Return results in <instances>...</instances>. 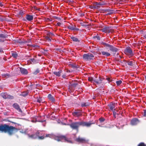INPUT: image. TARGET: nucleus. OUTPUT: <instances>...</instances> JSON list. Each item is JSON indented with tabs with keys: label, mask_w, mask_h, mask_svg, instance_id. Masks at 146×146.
I'll return each mask as SVG.
<instances>
[{
	"label": "nucleus",
	"mask_w": 146,
	"mask_h": 146,
	"mask_svg": "<svg viewBox=\"0 0 146 146\" xmlns=\"http://www.w3.org/2000/svg\"><path fill=\"white\" fill-rule=\"evenodd\" d=\"M17 131V129L12 125H9L6 124L0 125V131L7 133L11 135Z\"/></svg>",
	"instance_id": "nucleus-1"
},
{
	"label": "nucleus",
	"mask_w": 146,
	"mask_h": 146,
	"mask_svg": "<svg viewBox=\"0 0 146 146\" xmlns=\"http://www.w3.org/2000/svg\"><path fill=\"white\" fill-rule=\"evenodd\" d=\"M55 139L58 141H62L68 143H73V141L71 138L68 135H66V136L59 135L56 136L55 137Z\"/></svg>",
	"instance_id": "nucleus-2"
},
{
	"label": "nucleus",
	"mask_w": 146,
	"mask_h": 146,
	"mask_svg": "<svg viewBox=\"0 0 146 146\" xmlns=\"http://www.w3.org/2000/svg\"><path fill=\"white\" fill-rule=\"evenodd\" d=\"M70 126L73 129L78 130L79 126H81V121L72 122Z\"/></svg>",
	"instance_id": "nucleus-3"
},
{
	"label": "nucleus",
	"mask_w": 146,
	"mask_h": 146,
	"mask_svg": "<svg viewBox=\"0 0 146 146\" xmlns=\"http://www.w3.org/2000/svg\"><path fill=\"white\" fill-rule=\"evenodd\" d=\"M94 57V55L90 53L84 54L83 55V59L86 61H89L93 59Z\"/></svg>",
	"instance_id": "nucleus-4"
},
{
	"label": "nucleus",
	"mask_w": 146,
	"mask_h": 146,
	"mask_svg": "<svg viewBox=\"0 0 146 146\" xmlns=\"http://www.w3.org/2000/svg\"><path fill=\"white\" fill-rule=\"evenodd\" d=\"M124 53L126 54L129 56L130 57H131L134 55L132 49L129 47H127L125 49Z\"/></svg>",
	"instance_id": "nucleus-5"
},
{
	"label": "nucleus",
	"mask_w": 146,
	"mask_h": 146,
	"mask_svg": "<svg viewBox=\"0 0 146 146\" xmlns=\"http://www.w3.org/2000/svg\"><path fill=\"white\" fill-rule=\"evenodd\" d=\"M103 44L105 46L109 47V48L110 50L113 52H116L119 50V49L118 48H116V47H114L112 45L107 44L106 43H103Z\"/></svg>",
	"instance_id": "nucleus-6"
},
{
	"label": "nucleus",
	"mask_w": 146,
	"mask_h": 146,
	"mask_svg": "<svg viewBox=\"0 0 146 146\" xmlns=\"http://www.w3.org/2000/svg\"><path fill=\"white\" fill-rule=\"evenodd\" d=\"M76 141L79 143H88L89 140L88 139L84 138L78 137L75 139Z\"/></svg>",
	"instance_id": "nucleus-7"
},
{
	"label": "nucleus",
	"mask_w": 146,
	"mask_h": 146,
	"mask_svg": "<svg viewBox=\"0 0 146 146\" xmlns=\"http://www.w3.org/2000/svg\"><path fill=\"white\" fill-rule=\"evenodd\" d=\"M40 132L38 131H37L35 133H34L31 134H28V135L29 138L34 139L37 138L38 137V135H40Z\"/></svg>",
	"instance_id": "nucleus-8"
},
{
	"label": "nucleus",
	"mask_w": 146,
	"mask_h": 146,
	"mask_svg": "<svg viewBox=\"0 0 146 146\" xmlns=\"http://www.w3.org/2000/svg\"><path fill=\"white\" fill-rule=\"evenodd\" d=\"M105 3L103 2H95L93 4L92 8L95 9H98L101 6L104 5Z\"/></svg>",
	"instance_id": "nucleus-9"
},
{
	"label": "nucleus",
	"mask_w": 146,
	"mask_h": 146,
	"mask_svg": "<svg viewBox=\"0 0 146 146\" xmlns=\"http://www.w3.org/2000/svg\"><path fill=\"white\" fill-rule=\"evenodd\" d=\"M67 28L68 29L72 31H78L79 30V29L76 27L75 25L73 26L72 24H70V25H69L67 27Z\"/></svg>",
	"instance_id": "nucleus-10"
},
{
	"label": "nucleus",
	"mask_w": 146,
	"mask_h": 146,
	"mask_svg": "<svg viewBox=\"0 0 146 146\" xmlns=\"http://www.w3.org/2000/svg\"><path fill=\"white\" fill-rule=\"evenodd\" d=\"M73 116L75 117H79L81 116L82 115V112L79 111H76L72 113Z\"/></svg>",
	"instance_id": "nucleus-11"
},
{
	"label": "nucleus",
	"mask_w": 146,
	"mask_h": 146,
	"mask_svg": "<svg viewBox=\"0 0 146 146\" xmlns=\"http://www.w3.org/2000/svg\"><path fill=\"white\" fill-rule=\"evenodd\" d=\"M81 126H86L87 127H89L91 125L94 124V123H92L91 122H84L83 121H81Z\"/></svg>",
	"instance_id": "nucleus-12"
},
{
	"label": "nucleus",
	"mask_w": 146,
	"mask_h": 146,
	"mask_svg": "<svg viewBox=\"0 0 146 146\" xmlns=\"http://www.w3.org/2000/svg\"><path fill=\"white\" fill-rule=\"evenodd\" d=\"M1 95L3 98L4 99H12L13 98V96L8 95L7 94L5 93H2Z\"/></svg>",
	"instance_id": "nucleus-13"
},
{
	"label": "nucleus",
	"mask_w": 146,
	"mask_h": 146,
	"mask_svg": "<svg viewBox=\"0 0 146 146\" xmlns=\"http://www.w3.org/2000/svg\"><path fill=\"white\" fill-rule=\"evenodd\" d=\"M101 31L102 32L105 33H110L111 32L112 30L109 27H105L101 29Z\"/></svg>",
	"instance_id": "nucleus-14"
},
{
	"label": "nucleus",
	"mask_w": 146,
	"mask_h": 146,
	"mask_svg": "<svg viewBox=\"0 0 146 146\" xmlns=\"http://www.w3.org/2000/svg\"><path fill=\"white\" fill-rule=\"evenodd\" d=\"M7 35L3 34H0V42H3L5 40V38H7Z\"/></svg>",
	"instance_id": "nucleus-15"
},
{
	"label": "nucleus",
	"mask_w": 146,
	"mask_h": 146,
	"mask_svg": "<svg viewBox=\"0 0 146 146\" xmlns=\"http://www.w3.org/2000/svg\"><path fill=\"white\" fill-rule=\"evenodd\" d=\"M20 71L22 74L25 75L27 74L28 73L27 70L24 68H20Z\"/></svg>",
	"instance_id": "nucleus-16"
},
{
	"label": "nucleus",
	"mask_w": 146,
	"mask_h": 146,
	"mask_svg": "<svg viewBox=\"0 0 146 146\" xmlns=\"http://www.w3.org/2000/svg\"><path fill=\"white\" fill-rule=\"evenodd\" d=\"M13 107L17 110L19 111L22 112V110L20 108L19 105L17 103H15L13 105Z\"/></svg>",
	"instance_id": "nucleus-17"
},
{
	"label": "nucleus",
	"mask_w": 146,
	"mask_h": 146,
	"mask_svg": "<svg viewBox=\"0 0 146 146\" xmlns=\"http://www.w3.org/2000/svg\"><path fill=\"white\" fill-rule=\"evenodd\" d=\"M138 119L136 118H134L132 119L131 121V124L133 125H135L139 122Z\"/></svg>",
	"instance_id": "nucleus-18"
},
{
	"label": "nucleus",
	"mask_w": 146,
	"mask_h": 146,
	"mask_svg": "<svg viewBox=\"0 0 146 146\" xmlns=\"http://www.w3.org/2000/svg\"><path fill=\"white\" fill-rule=\"evenodd\" d=\"M25 18L28 21H31L33 19V17L32 15L27 14L26 15Z\"/></svg>",
	"instance_id": "nucleus-19"
},
{
	"label": "nucleus",
	"mask_w": 146,
	"mask_h": 146,
	"mask_svg": "<svg viewBox=\"0 0 146 146\" xmlns=\"http://www.w3.org/2000/svg\"><path fill=\"white\" fill-rule=\"evenodd\" d=\"M108 106L111 110L112 111H114V109L113 108H115V103H111L108 105Z\"/></svg>",
	"instance_id": "nucleus-20"
},
{
	"label": "nucleus",
	"mask_w": 146,
	"mask_h": 146,
	"mask_svg": "<svg viewBox=\"0 0 146 146\" xmlns=\"http://www.w3.org/2000/svg\"><path fill=\"white\" fill-rule=\"evenodd\" d=\"M48 98L52 102H54L55 101V98L50 94H48Z\"/></svg>",
	"instance_id": "nucleus-21"
},
{
	"label": "nucleus",
	"mask_w": 146,
	"mask_h": 146,
	"mask_svg": "<svg viewBox=\"0 0 146 146\" xmlns=\"http://www.w3.org/2000/svg\"><path fill=\"white\" fill-rule=\"evenodd\" d=\"M101 53L102 55L106 56H108L111 55L110 54L107 52L102 51Z\"/></svg>",
	"instance_id": "nucleus-22"
},
{
	"label": "nucleus",
	"mask_w": 146,
	"mask_h": 146,
	"mask_svg": "<svg viewBox=\"0 0 146 146\" xmlns=\"http://www.w3.org/2000/svg\"><path fill=\"white\" fill-rule=\"evenodd\" d=\"M62 70H60L58 72H53V74L55 75L56 76L59 77L60 76V74L62 72Z\"/></svg>",
	"instance_id": "nucleus-23"
},
{
	"label": "nucleus",
	"mask_w": 146,
	"mask_h": 146,
	"mask_svg": "<svg viewBox=\"0 0 146 146\" xmlns=\"http://www.w3.org/2000/svg\"><path fill=\"white\" fill-rule=\"evenodd\" d=\"M29 93L28 91L27 92H24L20 94V96H27Z\"/></svg>",
	"instance_id": "nucleus-24"
},
{
	"label": "nucleus",
	"mask_w": 146,
	"mask_h": 146,
	"mask_svg": "<svg viewBox=\"0 0 146 146\" xmlns=\"http://www.w3.org/2000/svg\"><path fill=\"white\" fill-rule=\"evenodd\" d=\"M99 80L98 81L97 80H94L95 82L97 84H99L101 83L103 81V79L101 78L100 77H99Z\"/></svg>",
	"instance_id": "nucleus-25"
},
{
	"label": "nucleus",
	"mask_w": 146,
	"mask_h": 146,
	"mask_svg": "<svg viewBox=\"0 0 146 146\" xmlns=\"http://www.w3.org/2000/svg\"><path fill=\"white\" fill-rule=\"evenodd\" d=\"M90 104L87 103H82L81 104V106L82 107H86L89 105Z\"/></svg>",
	"instance_id": "nucleus-26"
},
{
	"label": "nucleus",
	"mask_w": 146,
	"mask_h": 146,
	"mask_svg": "<svg viewBox=\"0 0 146 146\" xmlns=\"http://www.w3.org/2000/svg\"><path fill=\"white\" fill-rule=\"evenodd\" d=\"M71 38L73 41L75 42L79 41L78 39L77 38L74 36H72L71 37Z\"/></svg>",
	"instance_id": "nucleus-27"
},
{
	"label": "nucleus",
	"mask_w": 146,
	"mask_h": 146,
	"mask_svg": "<svg viewBox=\"0 0 146 146\" xmlns=\"http://www.w3.org/2000/svg\"><path fill=\"white\" fill-rule=\"evenodd\" d=\"M12 56L14 58H16L18 56V55L16 52H14L12 53Z\"/></svg>",
	"instance_id": "nucleus-28"
},
{
	"label": "nucleus",
	"mask_w": 146,
	"mask_h": 146,
	"mask_svg": "<svg viewBox=\"0 0 146 146\" xmlns=\"http://www.w3.org/2000/svg\"><path fill=\"white\" fill-rule=\"evenodd\" d=\"M9 74H3L2 76L3 78H8L9 76Z\"/></svg>",
	"instance_id": "nucleus-29"
},
{
	"label": "nucleus",
	"mask_w": 146,
	"mask_h": 146,
	"mask_svg": "<svg viewBox=\"0 0 146 146\" xmlns=\"http://www.w3.org/2000/svg\"><path fill=\"white\" fill-rule=\"evenodd\" d=\"M122 83V82L121 80H119L117 81L116 82V83L117 86H119Z\"/></svg>",
	"instance_id": "nucleus-30"
},
{
	"label": "nucleus",
	"mask_w": 146,
	"mask_h": 146,
	"mask_svg": "<svg viewBox=\"0 0 146 146\" xmlns=\"http://www.w3.org/2000/svg\"><path fill=\"white\" fill-rule=\"evenodd\" d=\"M88 80L89 81L92 82H95L94 80H93V78L92 77H89L88 78Z\"/></svg>",
	"instance_id": "nucleus-31"
},
{
	"label": "nucleus",
	"mask_w": 146,
	"mask_h": 146,
	"mask_svg": "<svg viewBox=\"0 0 146 146\" xmlns=\"http://www.w3.org/2000/svg\"><path fill=\"white\" fill-rule=\"evenodd\" d=\"M138 146H146V144H145L144 143L141 142L140 143Z\"/></svg>",
	"instance_id": "nucleus-32"
},
{
	"label": "nucleus",
	"mask_w": 146,
	"mask_h": 146,
	"mask_svg": "<svg viewBox=\"0 0 146 146\" xmlns=\"http://www.w3.org/2000/svg\"><path fill=\"white\" fill-rule=\"evenodd\" d=\"M44 135L45 137H49L51 138L52 137V135L50 134H44Z\"/></svg>",
	"instance_id": "nucleus-33"
},
{
	"label": "nucleus",
	"mask_w": 146,
	"mask_h": 146,
	"mask_svg": "<svg viewBox=\"0 0 146 146\" xmlns=\"http://www.w3.org/2000/svg\"><path fill=\"white\" fill-rule=\"evenodd\" d=\"M127 64L129 66H133V63L132 61H128L127 62Z\"/></svg>",
	"instance_id": "nucleus-34"
},
{
	"label": "nucleus",
	"mask_w": 146,
	"mask_h": 146,
	"mask_svg": "<svg viewBox=\"0 0 146 146\" xmlns=\"http://www.w3.org/2000/svg\"><path fill=\"white\" fill-rule=\"evenodd\" d=\"M69 65L71 67H73V68H74L76 67V64H73L72 63H71L70 64H69Z\"/></svg>",
	"instance_id": "nucleus-35"
},
{
	"label": "nucleus",
	"mask_w": 146,
	"mask_h": 146,
	"mask_svg": "<svg viewBox=\"0 0 146 146\" xmlns=\"http://www.w3.org/2000/svg\"><path fill=\"white\" fill-rule=\"evenodd\" d=\"M30 61L32 63L33 62V63H36V60L34 58L31 59H30Z\"/></svg>",
	"instance_id": "nucleus-36"
},
{
	"label": "nucleus",
	"mask_w": 146,
	"mask_h": 146,
	"mask_svg": "<svg viewBox=\"0 0 146 146\" xmlns=\"http://www.w3.org/2000/svg\"><path fill=\"white\" fill-rule=\"evenodd\" d=\"M39 70L38 69H37L35 71L33 72V74L35 75L37 74L38 73H39Z\"/></svg>",
	"instance_id": "nucleus-37"
},
{
	"label": "nucleus",
	"mask_w": 146,
	"mask_h": 146,
	"mask_svg": "<svg viewBox=\"0 0 146 146\" xmlns=\"http://www.w3.org/2000/svg\"><path fill=\"white\" fill-rule=\"evenodd\" d=\"M115 109H114V111H112L113 112V117H114L115 118L116 117V112L115 111Z\"/></svg>",
	"instance_id": "nucleus-38"
},
{
	"label": "nucleus",
	"mask_w": 146,
	"mask_h": 146,
	"mask_svg": "<svg viewBox=\"0 0 146 146\" xmlns=\"http://www.w3.org/2000/svg\"><path fill=\"white\" fill-rule=\"evenodd\" d=\"M38 138L39 139H44V137H45L44 134V136H39V135H38Z\"/></svg>",
	"instance_id": "nucleus-39"
},
{
	"label": "nucleus",
	"mask_w": 146,
	"mask_h": 146,
	"mask_svg": "<svg viewBox=\"0 0 146 146\" xmlns=\"http://www.w3.org/2000/svg\"><path fill=\"white\" fill-rule=\"evenodd\" d=\"M24 14V12L22 10L20 11L19 12V14L20 15H22Z\"/></svg>",
	"instance_id": "nucleus-40"
},
{
	"label": "nucleus",
	"mask_w": 146,
	"mask_h": 146,
	"mask_svg": "<svg viewBox=\"0 0 146 146\" xmlns=\"http://www.w3.org/2000/svg\"><path fill=\"white\" fill-rule=\"evenodd\" d=\"M46 40L49 42H50L51 41V40L50 38L48 36H47L46 37Z\"/></svg>",
	"instance_id": "nucleus-41"
},
{
	"label": "nucleus",
	"mask_w": 146,
	"mask_h": 146,
	"mask_svg": "<svg viewBox=\"0 0 146 146\" xmlns=\"http://www.w3.org/2000/svg\"><path fill=\"white\" fill-rule=\"evenodd\" d=\"M62 25V23H60L59 22H58L57 23L56 25L58 26H61Z\"/></svg>",
	"instance_id": "nucleus-42"
},
{
	"label": "nucleus",
	"mask_w": 146,
	"mask_h": 146,
	"mask_svg": "<svg viewBox=\"0 0 146 146\" xmlns=\"http://www.w3.org/2000/svg\"><path fill=\"white\" fill-rule=\"evenodd\" d=\"M105 120L103 118H100L99 119V120L101 122H103Z\"/></svg>",
	"instance_id": "nucleus-43"
},
{
	"label": "nucleus",
	"mask_w": 146,
	"mask_h": 146,
	"mask_svg": "<svg viewBox=\"0 0 146 146\" xmlns=\"http://www.w3.org/2000/svg\"><path fill=\"white\" fill-rule=\"evenodd\" d=\"M106 79L109 82L112 81V80L109 77L107 78Z\"/></svg>",
	"instance_id": "nucleus-44"
},
{
	"label": "nucleus",
	"mask_w": 146,
	"mask_h": 146,
	"mask_svg": "<svg viewBox=\"0 0 146 146\" xmlns=\"http://www.w3.org/2000/svg\"><path fill=\"white\" fill-rule=\"evenodd\" d=\"M41 101H42V100L41 99V98H39L37 100V102L39 103H41Z\"/></svg>",
	"instance_id": "nucleus-45"
},
{
	"label": "nucleus",
	"mask_w": 146,
	"mask_h": 146,
	"mask_svg": "<svg viewBox=\"0 0 146 146\" xmlns=\"http://www.w3.org/2000/svg\"><path fill=\"white\" fill-rule=\"evenodd\" d=\"M143 116H146V110H144L143 112Z\"/></svg>",
	"instance_id": "nucleus-46"
},
{
	"label": "nucleus",
	"mask_w": 146,
	"mask_h": 146,
	"mask_svg": "<svg viewBox=\"0 0 146 146\" xmlns=\"http://www.w3.org/2000/svg\"><path fill=\"white\" fill-rule=\"evenodd\" d=\"M55 19H57L58 20H60V18H59L57 17H55Z\"/></svg>",
	"instance_id": "nucleus-47"
},
{
	"label": "nucleus",
	"mask_w": 146,
	"mask_h": 146,
	"mask_svg": "<svg viewBox=\"0 0 146 146\" xmlns=\"http://www.w3.org/2000/svg\"><path fill=\"white\" fill-rule=\"evenodd\" d=\"M4 5L2 4V3L0 2V6L2 7Z\"/></svg>",
	"instance_id": "nucleus-48"
},
{
	"label": "nucleus",
	"mask_w": 146,
	"mask_h": 146,
	"mask_svg": "<svg viewBox=\"0 0 146 146\" xmlns=\"http://www.w3.org/2000/svg\"><path fill=\"white\" fill-rule=\"evenodd\" d=\"M62 77L63 78H65L66 77V75L65 74H64L62 76Z\"/></svg>",
	"instance_id": "nucleus-49"
},
{
	"label": "nucleus",
	"mask_w": 146,
	"mask_h": 146,
	"mask_svg": "<svg viewBox=\"0 0 146 146\" xmlns=\"http://www.w3.org/2000/svg\"><path fill=\"white\" fill-rule=\"evenodd\" d=\"M91 146H97L95 144H91Z\"/></svg>",
	"instance_id": "nucleus-50"
},
{
	"label": "nucleus",
	"mask_w": 146,
	"mask_h": 146,
	"mask_svg": "<svg viewBox=\"0 0 146 146\" xmlns=\"http://www.w3.org/2000/svg\"><path fill=\"white\" fill-rule=\"evenodd\" d=\"M106 11H111V10L110 9H106L105 10Z\"/></svg>",
	"instance_id": "nucleus-51"
},
{
	"label": "nucleus",
	"mask_w": 146,
	"mask_h": 146,
	"mask_svg": "<svg viewBox=\"0 0 146 146\" xmlns=\"http://www.w3.org/2000/svg\"><path fill=\"white\" fill-rule=\"evenodd\" d=\"M2 52L3 50H2V49L1 48H0V53Z\"/></svg>",
	"instance_id": "nucleus-52"
},
{
	"label": "nucleus",
	"mask_w": 146,
	"mask_h": 146,
	"mask_svg": "<svg viewBox=\"0 0 146 146\" xmlns=\"http://www.w3.org/2000/svg\"><path fill=\"white\" fill-rule=\"evenodd\" d=\"M144 37L145 38H146V35H145L144 36Z\"/></svg>",
	"instance_id": "nucleus-53"
},
{
	"label": "nucleus",
	"mask_w": 146,
	"mask_h": 146,
	"mask_svg": "<svg viewBox=\"0 0 146 146\" xmlns=\"http://www.w3.org/2000/svg\"><path fill=\"white\" fill-rule=\"evenodd\" d=\"M112 13H109L108 14V15H111V14H112Z\"/></svg>",
	"instance_id": "nucleus-54"
},
{
	"label": "nucleus",
	"mask_w": 146,
	"mask_h": 146,
	"mask_svg": "<svg viewBox=\"0 0 146 146\" xmlns=\"http://www.w3.org/2000/svg\"><path fill=\"white\" fill-rule=\"evenodd\" d=\"M97 39L98 40H100V38L99 37H98V38H97Z\"/></svg>",
	"instance_id": "nucleus-55"
},
{
	"label": "nucleus",
	"mask_w": 146,
	"mask_h": 146,
	"mask_svg": "<svg viewBox=\"0 0 146 146\" xmlns=\"http://www.w3.org/2000/svg\"><path fill=\"white\" fill-rule=\"evenodd\" d=\"M27 45L28 46H31V44H27Z\"/></svg>",
	"instance_id": "nucleus-56"
},
{
	"label": "nucleus",
	"mask_w": 146,
	"mask_h": 146,
	"mask_svg": "<svg viewBox=\"0 0 146 146\" xmlns=\"http://www.w3.org/2000/svg\"><path fill=\"white\" fill-rule=\"evenodd\" d=\"M32 46H33L34 47H35V46L34 45H32Z\"/></svg>",
	"instance_id": "nucleus-57"
},
{
	"label": "nucleus",
	"mask_w": 146,
	"mask_h": 146,
	"mask_svg": "<svg viewBox=\"0 0 146 146\" xmlns=\"http://www.w3.org/2000/svg\"><path fill=\"white\" fill-rule=\"evenodd\" d=\"M145 79L146 80V75L145 76Z\"/></svg>",
	"instance_id": "nucleus-58"
},
{
	"label": "nucleus",
	"mask_w": 146,
	"mask_h": 146,
	"mask_svg": "<svg viewBox=\"0 0 146 146\" xmlns=\"http://www.w3.org/2000/svg\"><path fill=\"white\" fill-rule=\"evenodd\" d=\"M47 20H49V18H48V19H47Z\"/></svg>",
	"instance_id": "nucleus-59"
},
{
	"label": "nucleus",
	"mask_w": 146,
	"mask_h": 146,
	"mask_svg": "<svg viewBox=\"0 0 146 146\" xmlns=\"http://www.w3.org/2000/svg\"><path fill=\"white\" fill-rule=\"evenodd\" d=\"M145 48H146V46H145Z\"/></svg>",
	"instance_id": "nucleus-60"
}]
</instances>
